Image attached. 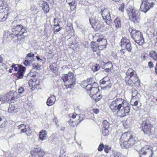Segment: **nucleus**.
<instances>
[{"mask_svg":"<svg viewBox=\"0 0 157 157\" xmlns=\"http://www.w3.org/2000/svg\"><path fill=\"white\" fill-rule=\"evenodd\" d=\"M17 111V109L16 108L14 105H9L8 109V111L9 113L16 112Z\"/></svg>","mask_w":157,"mask_h":157,"instance_id":"nucleus-24","label":"nucleus"},{"mask_svg":"<svg viewBox=\"0 0 157 157\" xmlns=\"http://www.w3.org/2000/svg\"><path fill=\"white\" fill-rule=\"evenodd\" d=\"M68 123L70 125L74 127L77 125L76 122L74 121H72L71 119L69 120L68 121Z\"/></svg>","mask_w":157,"mask_h":157,"instance_id":"nucleus-47","label":"nucleus"},{"mask_svg":"<svg viewBox=\"0 0 157 157\" xmlns=\"http://www.w3.org/2000/svg\"><path fill=\"white\" fill-rule=\"evenodd\" d=\"M109 122L106 120H104L102 123V128H109Z\"/></svg>","mask_w":157,"mask_h":157,"instance_id":"nucleus-34","label":"nucleus"},{"mask_svg":"<svg viewBox=\"0 0 157 157\" xmlns=\"http://www.w3.org/2000/svg\"><path fill=\"white\" fill-rule=\"evenodd\" d=\"M29 86L32 87V89H37L39 84V81L36 79L30 80L29 81Z\"/></svg>","mask_w":157,"mask_h":157,"instance_id":"nucleus-16","label":"nucleus"},{"mask_svg":"<svg viewBox=\"0 0 157 157\" xmlns=\"http://www.w3.org/2000/svg\"><path fill=\"white\" fill-rule=\"evenodd\" d=\"M117 97V95L110 103V108L115 114L122 117L128 115L130 112L129 104L123 99Z\"/></svg>","mask_w":157,"mask_h":157,"instance_id":"nucleus-1","label":"nucleus"},{"mask_svg":"<svg viewBox=\"0 0 157 157\" xmlns=\"http://www.w3.org/2000/svg\"><path fill=\"white\" fill-rule=\"evenodd\" d=\"M6 122L3 119L0 117V128L5 127L6 125Z\"/></svg>","mask_w":157,"mask_h":157,"instance_id":"nucleus-35","label":"nucleus"},{"mask_svg":"<svg viewBox=\"0 0 157 157\" xmlns=\"http://www.w3.org/2000/svg\"><path fill=\"white\" fill-rule=\"evenodd\" d=\"M5 17V14L4 13H0V21L4 20Z\"/></svg>","mask_w":157,"mask_h":157,"instance_id":"nucleus-53","label":"nucleus"},{"mask_svg":"<svg viewBox=\"0 0 157 157\" xmlns=\"http://www.w3.org/2000/svg\"><path fill=\"white\" fill-rule=\"evenodd\" d=\"M34 56V55L32 53H29L27 55L26 57H33Z\"/></svg>","mask_w":157,"mask_h":157,"instance_id":"nucleus-56","label":"nucleus"},{"mask_svg":"<svg viewBox=\"0 0 157 157\" xmlns=\"http://www.w3.org/2000/svg\"><path fill=\"white\" fill-rule=\"evenodd\" d=\"M148 65L150 68H152L154 67L153 63L151 62H149L148 63Z\"/></svg>","mask_w":157,"mask_h":157,"instance_id":"nucleus-57","label":"nucleus"},{"mask_svg":"<svg viewBox=\"0 0 157 157\" xmlns=\"http://www.w3.org/2000/svg\"><path fill=\"white\" fill-rule=\"evenodd\" d=\"M104 146L103 144L102 143L99 145V146L98 147V151H101L104 148Z\"/></svg>","mask_w":157,"mask_h":157,"instance_id":"nucleus-50","label":"nucleus"},{"mask_svg":"<svg viewBox=\"0 0 157 157\" xmlns=\"http://www.w3.org/2000/svg\"><path fill=\"white\" fill-rule=\"evenodd\" d=\"M93 79V78H88L87 79V81H84L82 83V86L84 88L86 87L89 83V82H90L91 81H92Z\"/></svg>","mask_w":157,"mask_h":157,"instance_id":"nucleus-29","label":"nucleus"},{"mask_svg":"<svg viewBox=\"0 0 157 157\" xmlns=\"http://www.w3.org/2000/svg\"><path fill=\"white\" fill-rule=\"evenodd\" d=\"M47 135L46 131L44 130H41L39 133V139L42 140L47 139Z\"/></svg>","mask_w":157,"mask_h":157,"instance_id":"nucleus-19","label":"nucleus"},{"mask_svg":"<svg viewBox=\"0 0 157 157\" xmlns=\"http://www.w3.org/2000/svg\"><path fill=\"white\" fill-rule=\"evenodd\" d=\"M107 81H100V83L101 85H105V86H101L102 89L104 90H109L111 86L112 85L110 81H108V79L107 80Z\"/></svg>","mask_w":157,"mask_h":157,"instance_id":"nucleus-15","label":"nucleus"},{"mask_svg":"<svg viewBox=\"0 0 157 157\" xmlns=\"http://www.w3.org/2000/svg\"><path fill=\"white\" fill-rule=\"evenodd\" d=\"M54 26L59 27V21L58 19L54 18Z\"/></svg>","mask_w":157,"mask_h":157,"instance_id":"nucleus-46","label":"nucleus"},{"mask_svg":"<svg viewBox=\"0 0 157 157\" xmlns=\"http://www.w3.org/2000/svg\"><path fill=\"white\" fill-rule=\"evenodd\" d=\"M109 128H102V132L103 135L104 136H106L108 135L109 133V131L108 129Z\"/></svg>","mask_w":157,"mask_h":157,"instance_id":"nucleus-39","label":"nucleus"},{"mask_svg":"<svg viewBox=\"0 0 157 157\" xmlns=\"http://www.w3.org/2000/svg\"><path fill=\"white\" fill-rule=\"evenodd\" d=\"M108 79V81H109V78L108 77H105L101 79L100 81L105 80V81H107V80Z\"/></svg>","mask_w":157,"mask_h":157,"instance_id":"nucleus-63","label":"nucleus"},{"mask_svg":"<svg viewBox=\"0 0 157 157\" xmlns=\"http://www.w3.org/2000/svg\"><path fill=\"white\" fill-rule=\"evenodd\" d=\"M127 84L132 85L133 84H136V86H138L140 85V80H138V78L137 75H134V76L130 77L129 80L126 82Z\"/></svg>","mask_w":157,"mask_h":157,"instance_id":"nucleus-13","label":"nucleus"},{"mask_svg":"<svg viewBox=\"0 0 157 157\" xmlns=\"http://www.w3.org/2000/svg\"><path fill=\"white\" fill-rule=\"evenodd\" d=\"M1 6L2 7V9L4 10V12L8 11L9 9L8 7V5L5 2H4L3 4Z\"/></svg>","mask_w":157,"mask_h":157,"instance_id":"nucleus-32","label":"nucleus"},{"mask_svg":"<svg viewBox=\"0 0 157 157\" xmlns=\"http://www.w3.org/2000/svg\"><path fill=\"white\" fill-rule=\"evenodd\" d=\"M124 3H122L120 7L119 8V11L121 12H123L124 11Z\"/></svg>","mask_w":157,"mask_h":157,"instance_id":"nucleus-51","label":"nucleus"},{"mask_svg":"<svg viewBox=\"0 0 157 157\" xmlns=\"http://www.w3.org/2000/svg\"><path fill=\"white\" fill-rule=\"evenodd\" d=\"M150 56L155 60H157V53L154 51H151L149 52Z\"/></svg>","mask_w":157,"mask_h":157,"instance_id":"nucleus-27","label":"nucleus"},{"mask_svg":"<svg viewBox=\"0 0 157 157\" xmlns=\"http://www.w3.org/2000/svg\"><path fill=\"white\" fill-rule=\"evenodd\" d=\"M24 91V89L22 87H20L18 89V93L20 94H22Z\"/></svg>","mask_w":157,"mask_h":157,"instance_id":"nucleus-54","label":"nucleus"},{"mask_svg":"<svg viewBox=\"0 0 157 157\" xmlns=\"http://www.w3.org/2000/svg\"><path fill=\"white\" fill-rule=\"evenodd\" d=\"M30 63V62L27 60H25L24 62V64L25 66L29 65Z\"/></svg>","mask_w":157,"mask_h":157,"instance_id":"nucleus-55","label":"nucleus"},{"mask_svg":"<svg viewBox=\"0 0 157 157\" xmlns=\"http://www.w3.org/2000/svg\"><path fill=\"white\" fill-rule=\"evenodd\" d=\"M11 67L14 69H26V68L23 66L21 65L13 64L12 65Z\"/></svg>","mask_w":157,"mask_h":157,"instance_id":"nucleus-33","label":"nucleus"},{"mask_svg":"<svg viewBox=\"0 0 157 157\" xmlns=\"http://www.w3.org/2000/svg\"><path fill=\"white\" fill-rule=\"evenodd\" d=\"M7 98L9 99V101L11 102H14L18 98L16 96L17 93L15 92L11 91L6 94Z\"/></svg>","mask_w":157,"mask_h":157,"instance_id":"nucleus-14","label":"nucleus"},{"mask_svg":"<svg viewBox=\"0 0 157 157\" xmlns=\"http://www.w3.org/2000/svg\"><path fill=\"white\" fill-rule=\"evenodd\" d=\"M93 110L94 112V113L96 114H97L99 113V110L97 109H93Z\"/></svg>","mask_w":157,"mask_h":157,"instance_id":"nucleus-58","label":"nucleus"},{"mask_svg":"<svg viewBox=\"0 0 157 157\" xmlns=\"http://www.w3.org/2000/svg\"><path fill=\"white\" fill-rule=\"evenodd\" d=\"M53 73H55V74L57 75L58 74V72L57 71V69H51Z\"/></svg>","mask_w":157,"mask_h":157,"instance_id":"nucleus-62","label":"nucleus"},{"mask_svg":"<svg viewBox=\"0 0 157 157\" xmlns=\"http://www.w3.org/2000/svg\"><path fill=\"white\" fill-rule=\"evenodd\" d=\"M146 54L142 55L141 56V58L142 60H144L146 59Z\"/></svg>","mask_w":157,"mask_h":157,"instance_id":"nucleus-60","label":"nucleus"},{"mask_svg":"<svg viewBox=\"0 0 157 157\" xmlns=\"http://www.w3.org/2000/svg\"><path fill=\"white\" fill-rule=\"evenodd\" d=\"M155 2V0H143L140 8V10L146 12L153 6Z\"/></svg>","mask_w":157,"mask_h":157,"instance_id":"nucleus-5","label":"nucleus"},{"mask_svg":"<svg viewBox=\"0 0 157 157\" xmlns=\"http://www.w3.org/2000/svg\"><path fill=\"white\" fill-rule=\"evenodd\" d=\"M43 10L47 13L49 11V7L48 4L47 2H44L42 4Z\"/></svg>","mask_w":157,"mask_h":157,"instance_id":"nucleus-22","label":"nucleus"},{"mask_svg":"<svg viewBox=\"0 0 157 157\" xmlns=\"http://www.w3.org/2000/svg\"><path fill=\"white\" fill-rule=\"evenodd\" d=\"M141 125L142 130L144 134L149 136L152 134L151 128L152 125L148 121H143Z\"/></svg>","mask_w":157,"mask_h":157,"instance_id":"nucleus-10","label":"nucleus"},{"mask_svg":"<svg viewBox=\"0 0 157 157\" xmlns=\"http://www.w3.org/2000/svg\"><path fill=\"white\" fill-rule=\"evenodd\" d=\"M0 100L3 103L9 101V99L7 98L6 94L1 97L0 98Z\"/></svg>","mask_w":157,"mask_h":157,"instance_id":"nucleus-37","label":"nucleus"},{"mask_svg":"<svg viewBox=\"0 0 157 157\" xmlns=\"http://www.w3.org/2000/svg\"><path fill=\"white\" fill-rule=\"evenodd\" d=\"M36 72L33 71V70H31L29 73V75L33 77L35 76L36 74Z\"/></svg>","mask_w":157,"mask_h":157,"instance_id":"nucleus-49","label":"nucleus"},{"mask_svg":"<svg viewBox=\"0 0 157 157\" xmlns=\"http://www.w3.org/2000/svg\"><path fill=\"white\" fill-rule=\"evenodd\" d=\"M93 84V83H92V82H89L88 84L87 85V86L86 87V89L88 90H89L90 91L91 89V88H92L93 87H92V85L91 84Z\"/></svg>","mask_w":157,"mask_h":157,"instance_id":"nucleus-48","label":"nucleus"},{"mask_svg":"<svg viewBox=\"0 0 157 157\" xmlns=\"http://www.w3.org/2000/svg\"><path fill=\"white\" fill-rule=\"evenodd\" d=\"M140 157H152L153 155V151L152 147L149 146H145L139 151Z\"/></svg>","mask_w":157,"mask_h":157,"instance_id":"nucleus-4","label":"nucleus"},{"mask_svg":"<svg viewBox=\"0 0 157 157\" xmlns=\"http://www.w3.org/2000/svg\"><path fill=\"white\" fill-rule=\"evenodd\" d=\"M56 101V97L54 95L51 96L47 99L46 103L48 106L52 105Z\"/></svg>","mask_w":157,"mask_h":157,"instance_id":"nucleus-17","label":"nucleus"},{"mask_svg":"<svg viewBox=\"0 0 157 157\" xmlns=\"http://www.w3.org/2000/svg\"><path fill=\"white\" fill-rule=\"evenodd\" d=\"M101 96L100 95L96 94L95 95H93V98L95 100V102H97L100 100L101 98Z\"/></svg>","mask_w":157,"mask_h":157,"instance_id":"nucleus-36","label":"nucleus"},{"mask_svg":"<svg viewBox=\"0 0 157 157\" xmlns=\"http://www.w3.org/2000/svg\"><path fill=\"white\" fill-rule=\"evenodd\" d=\"M76 116L77 117H79V115H78L75 113H74L72 115V117L73 118H76Z\"/></svg>","mask_w":157,"mask_h":157,"instance_id":"nucleus-59","label":"nucleus"},{"mask_svg":"<svg viewBox=\"0 0 157 157\" xmlns=\"http://www.w3.org/2000/svg\"><path fill=\"white\" fill-rule=\"evenodd\" d=\"M105 66L106 67V69H111L113 67V65L111 62H108L105 63Z\"/></svg>","mask_w":157,"mask_h":157,"instance_id":"nucleus-44","label":"nucleus"},{"mask_svg":"<svg viewBox=\"0 0 157 157\" xmlns=\"http://www.w3.org/2000/svg\"><path fill=\"white\" fill-rule=\"evenodd\" d=\"M61 28H62L60 27V26L59 27L54 26L53 28L54 33L55 34H57V33L61 29Z\"/></svg>","mask_w":157,"mask_h":157,"instance_id":"nucleus-45","label":"nucleus"},{"mask_svg":"<svg viewBox=\"0 0 157 157\" xmlns=\"http://www.w3.org/2000/svg\"><path fill=\"white\" fill-rule=\"evenodd\" d=\"M128 43L125 45V48L124 49H126L128 51H130L132 49L131 44L129 40H128Z\"/></svg>","mask_w":157,"mask_h":157,"instance_id":"nucleus-38","label":"nucleus"},{"mask_svg":"<svg viewBox=\"0 0 157 157\" xmlns=\"http://www.w3.org/2000/svg\"><path fill=\"white\" fill-rule=\"evenodd\" d=\"M71 3V4H69L70 6L71 9L74 10L75 8H76V5L75 0L73 2H72Z\"/></svg>","mask_w":157,"mask_h":157,"instance_id":"nucleus-43","label":"nucleus"},{"mask_svg":"<svg viewBox=\"0 0 157 157\" xmlns=\"http://www.w3.org/2000/svg\"><path fill=\"white\" fill-rule=\"evenodd\" d=\"M78 117L79 118L78 120V121H79L78 122V121L77 122L78 123H79L83 120V119L82 117H80L79 115V117Z\"/></svg>","mask_w":157,"mask_h":157,"instance_id":"nucleus-61","label":"nucleus"},{"mask_svg":"<svg viewBox=\"0 0 157 157\" xmlns=\"http://www.w3.org/2000/svg\"><path fill=\"white\" fill-rule=\"evenodd\" d=\"M75 0H66L67 2L69 4H71V2H74Z\"/></svg>","mask_w":157,"mask_h":157,"instance_id":"nucleus-64","label":"nucleus"},{"mask_svg":"<svg viewBox=\"0 0 157 157\" xmlns=\"http://www.w3.org/2000/svg\"><path fill=\"white\" fill-rule=\"evenodd\" d=\"M95 42H92L91 43V46H92V50L93 52H96L97 49H98V46H97L96 45Z\"/></svg>","mask_w":157,"mask_h":157,"instance_id":"nucleus-41","label":"nucleus"},{"mask_svg":"<svg viewBox=\"0 0 157 157\" xmlns=\"http://www.w3.org/2000/svg\"><path fill=\"white\" fill-rule=\"evenodd\" d=\"M100 13L103 20H105V22L107 24L110 25L112 19L108 10L105 8H101V9Z\"/></svg>","mask_w":157,"mask_h":157,"instance_id":"nucleus-7","label":"nucleus"},{"mask_svg":"<svg viewBox=\"0 0 157 157\" xmlns=\"http://www.w3.org/2000/svg\"><path fill=\"white\" fill-rule=\"evenodd\" d=\"M126 75L129 76L130 77L134 76V75L136 76V74L133 69H128L126 73Z\"/></svg>","mask_w":157,"mask_h":157,"instance_id":"nucleus-25","label":"nucleus"},{"mask_svg":"<svg viewBox=\"0 0 157 157\" xmlns=\"http://www.w3.org/2000/svg\"><path fill=\"white\" fill-rule=\"evenodd\" d=\"M129 135L127 132L124 133L122 135L120 139V144L123 148H128L132 146L135 144L136 141L132 135H130V138L128 139V141H125L126 137Z\"/></svg>","mask_w":157,"mask_h":157,"instance_id":"nucleus-2","label":"nucleus"},{"mask_svg":"<svg viewBox=\"0 0 157 157\" xmlns=\"http://www.w3.org/2000/svg\"><path fill=\"white\" fill-rule=\"evenodd\" d=\"M98 90V89L97 87H93L92 88H91V89L90 93L91 94L92 96H93V95H94V94L95 93H97Z\"/></svg>","mask_w":157,"mask_h":157,"instance_id":"nucleus-42","label":"nucleus"},{"mask_svg":"<svg viewBox=\"0 0 157 157\" xmlns=\"http://www.w3.org/2000/svg\"><path fill=\"white\" fill-rule=\"evenodd\" d=\"M138 30L134 29L132 27L128 29L129 32L131 33V37L135 34Z\"/></svg>","mask_w":157,"mask_h":157,"instance_id":"nucleus-40","label":"nucleus"},{"mask_svg":"<svg viewBox=\"0 0 157 157\" xmlns=\"http://www.w3.org/2000/svg\"><path fill=\"white\" fill-rule=\"evenodd\" d=\"M132 38L136 43L139 45H142L144 43V39L143 34L139 31H138Z\"/></svg>","mask_w":157,"mask_h":157,"instance_id":"nucleus-9","label":"nucleus"},{"mask_svg":"<svg viewBox=\"0 0 157 157\" xmlns=\"http://www.w3.org/2000/svg\"><path fill=\"white\" fill-rule=\"evenodd\" d=\"M62 79L65 83L67 88H72L75 84V78L73 73H68L62 77Z\"/></svg>","mask_w":157,"mask_h":157,"instance_id":"nucleus-3","label":"nucleus"},{"mask_svg":"<svg viewBox=\"0 0 157 157\" xmlns=\"http://www.w3.org/2000/svg\"><path fill=\"white\" fill-rule=\"evenodd\" d=\"M31 154L32 156L34 157H42L44 155L45 153L40 148L38 147L32 150Z\"/></svg>","mask_w":157,"mask_h":157,"instance_id":"nucleus-11","label":"nucleus"},{"mask_svg":"<svg viewBox=\"0 0 157 157\" xmlns=\"http://www.w3.org/2000/svg\"><path fill=\"white\" fill-rule=\"evenodd\" d=\"M114 23L116 28H118L121 27V22L120 18L119 17H117L115 20Z\"/></svg>","mask_w":157,"mask_h":157,"instance_id":"nucleus-26","label":"nucleus"},{"mask_svg":"<svg viewBox=\"0 0 157 157\" xmlns=\"http://www.w3.org/2000/svg\"><path fill=\"white\" fill-rule=\"evenodd\" d=\"M139 100H137L136 98H131L130 102L131 105L132 106H137L138 104V101Z\"/></svg>","mask_w":157,"mask_h":157,"instance_id":"nucleus-31","label":"nucleus"},{"mask_svg":"<svg viewBox=\"0 0 157 157\" xmlns=\"http://www.w3.org/2000/svg\"><path fill=\"white\" fill-rule=\"evenodd\" d=\"M18 128L20 129L21 131L22 132H28V130L26 128V126L23 124H22L21 125L18 126Z\"/></svg>","mask_w":157,"mask_h":157,"instance_id":"nucleus-28","label":"nucleus"},{"mask_svg":"<svg viewBox=\"0 0 157 157\" xmlns=\"http://www.w3.org/2000/svg\"><path fill=\"white\" fill-rule=\"evenodd\" d=\"M128 40H129L128 39H127L124 37L122 38L121 41V46L122 48V50L124 49L125 48V45L128 43Z\"/></svg>","mask_w":157,"mask_h":157,"instance_id":"nucleus-23","label":"nucleus"},{"mask_svg":"<svg viewBox=\"0 0 157 157\" xmlns=\"http://www.w3.org/2000/svg\"><path fill=\"white\" fill-rule=\"evenodd\" d=\"M14 37H12V39H14L16 42H17L18 41H24V37L25 36H23L21 33L15 35H14Z\"/></svg>","mask_w":157,"mask_h":157,"instance_id":"nucleus-18","label":"nucleus"},{"mask_svg":"<svg viewBox=\"0 0 157 157\" xmlns=\"http://www.w3.org/2000/svg\"><path fill=\"white\" fill-rule=\"evenodd\" d=\"M15 71H17L16 73V75L17 78L20 79L23 78L24 73L25 72V69H14Z\"/></svg>","mask_w":157,"mask_h":157,"instance_id":"nucleus-21","label":"nucleus"},{"mask_svg":"<svg viewBox=\"0 0 157 157\" xmlns=\"http://www.w3.org/2000/svg\"><path fill=\"white\" fill-rule=\"evenodd\" d=\"M12 33L10 35L11 37H14V35L21 33L23 36H26L27 35V31L25 28L21 25L13 26L12 28Z\"/></svg>","mask_w":157,"mask_h":157,"instance_id":"nucleus-6","label":"nucleus"},{"mask_svg":"<svg viewBox=\"0 0 157 157\" xmlns=\"http://www.w3.org/2000/svg\"><path fill=\"white\" fill-rule=\"evenodd\" d=\"M111 148L110 147H109L107 145H105L104 146V151L106 153H108V151L110 150Z\"/></svg>","mask_w":157,"mask_h":157,"instance_id":"nucleus-52","label":"nucleus"},{"mask_svg":"<svg viewBox=\"0 0 157 157\" xmlns=\"http://www.w3.org/2000/svg\"><path fill=\"white\" fill-rule=\"evenodd\" d=\"M67 40L69 42L68 44V45L70 46L71 47L74 48V46H75V45L76 46H77L76 45L77 43H76L75 41L74 42H73V41H72V38H70L69 39H68ZM75 47H76V46H75Z\"/></svg>","mask_w":157,"mask_h":157,"instance_id":"nucleus-30","label":"nucleus"},{"mask_svg":"<svg viewBox=\"0 0 157 157\" xmlns=\"http://www.w3.org/2000/svg\"><path fill=\"white\" fill-rule=\"evenodd\" d=\"M97 41L98 42V48L99 50H101L106 47L107 41L106 40L102 38H99L97 39Z\"/></svg>","mask_w":157,"mask_h":157,"instance_id":"nucleus-12","label":"nucleus"},{"mask_svg":"<svg viewBox=\"0 0 157 157\" xmlns=\"http://www.w3.org/2000/svg\"><path fill=\"white\" fill-rule=\"evenodd\" d=\"M130 20L135 23H138L140 21V13L137 10L132 9L128 13Z\"/></svg>","mask_w":157,"mask_h":157,"instance_id":"nucleus-8","label":"nucleus"},{"mask_svg":"<svg viewBox=\"0 0 157 157\" xmlns=\"http://www.w3.org/2000/svg\"><path fill=\"white\" fill-rule=\"evenodd\" d=\"M132 98H136L137 100H139L140 98V94L138 93L137 90L135 89H132Z\"/></svg>","mask_w":157,"mask_h":157,"instance_id":"nucleus-20","label":"nucleus"}]
</instances>
